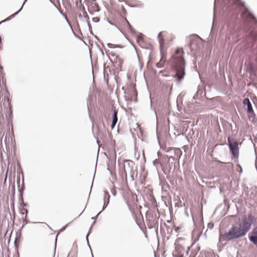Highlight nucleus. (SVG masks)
Returning a JSON list of instances; mask_svg holds the SVG:
<instances>
[{
	"mask_svg": "<svg viewBox=\"0 0 257 257\" xmlns=\"http://www.w3.org/2000/svg\"><path fill=\"white\" fill-rule=\"evenodd\" d=\"M143 36V35L142 34H140V35L138 37V40H142Z\"/></svg>",
	"mask_w": 257,
	"mask_h": 257,
	"instance_id": "f704fd0d",
	"label": "nucleus"
},
{
	"mask_svg": "<svg viewBox=\"0 0 257 257\" xmlns=\"http://www.w3.org/2000/svg\"><path fill=\"white\" fill-rule=\"evenodd\" d=\"M89 234V232L87 233V234L86 235V240H87V243H88V245H89V246L90 247V245H89V241H88V236Z\"/></svg>",
	"mask_w": 257,
	"mask_h": 257,
	"instance_id": "c9c22d12",
	"label": "nucleus"
},
{
	"mask_svg": "<svg viewBox=\"0 0 257 257\" xmlns=\"http://www.w3.org/2000/svg\"><path fill=\"white\" fill-rule=\"evenodd\" d=\"M110 195L107 191H104V204L102 207V211L104 210L109 202Z\"/></svg>",
	"mask_w": 257,
	"mask_h": 257,
	"instance_id": "1a4fd4ad",
	"label": "nucleus"
},
{
	"mask_svg": "<svg viewBox=\"0 0 257 257\" xmlns=\"http://www.w3.org/2000/svg\"><path fill=\"white\" fill-rule=\"evenodd\" d=\"M80 10L82 11H83V12L84 13V11H85V8L84 7V6L83 5H81L80 8Z\"/></svg>",
	"mask_w": 257,
	"mask_h": 257,
	"instance_id": "72a5a7b5",
	"label": "nucleus"
},
{
	"mask_svg": "<svg viewBox=\"0 0 257 257\" xmlns=\"http://www.w3.org/2000/svg\"><path fill=\"white\" fill-rule=\"evenodd\" d=\"M118 1H119V2H121V1H122V0H118Z\"/></svg>",
	"mask_w": 257,
	"mask_h": 257,
	"instance_id": "3c124183",
	"label": "nucleus"
},
{
	"mask_svg": "<svg viewBox=\"0 0 257 257\" xmlns=\"http://www.w3.org/2000/svg\"><path fill=\"white\" fill-rule=\"evenodd\" d=\"M12 190H13L14 194H15V184H14L13 185Z\"/></svg>",
	"mask_w": 257,
	"mask_h": 257,
	"instance_id": "ea45409f",
	"label": "nucleus"
},
{
	"mask_svg": "<svg viewBox=\"0 0 257 257\" xmlns=\"http://www.w3.org/2000/svg\"><path fill=\"white\" fill-rule=\"evenodd\" d=\"M27 0H25L21 8H20V9L16 13H15V14L12 15L11 16H10L9 17L7 18L6 19H5L4 21L1 22L0 23V24L3 23V22H7V21H8L9 20H10L11 19L13 18L14 17H15L16 15H17L22 10V9H23V7L24 6V5H25V3L27 2Z\"/></svg>",
	"mask_w": 257,
	"mask_h": 257,
	"instance_id": "9b49d317",
	"label": "nucleus"
},
{
	"mask_svg": "<svg viewBox=\"0 0 257 257\" xmlns=\"http://www.w3.org/2000/svg\"><path fill=\"white\" fill-rule=\"evenodd\" d=\"M159 163H160V162H159V161L158 160H157V159H156V160H154V161H153V164H154V165H156H156H157V164H159Z\"/></svg>",
	"mask_w": 257,
	"mask_h": 257,
	"instance_id": "cd10ccee",
	"label": "nucleus"
},
{
	"mask_svg": "<svg viewBox=\"0 0 257 257\" xmlns=\"http://www.w3.org/2000/svg\"><path fill=\"white\" fill-rule=\"evenodd\" d=\"M173 149H174V148H168L165 149V152L171 155V152L173 151Z\"/></svg>",
	"mask_w": 257,
	"mask_h": 257,
	"instance_id": "4be33fe9",
	"label": "nucleus"
},
{
	"mask_svg": "<svg viewBox=\"0 0 257 257\" xmlns=\"http://www.w3.org/2000/svg\"><path fill=\"white\" fill-rule=\"evenodd\" d=\"M22 184L21 187H20L19 188V191L20 193V194L23 195V192L25 190V184H24V178L23 172H22Z\"/></svg>",
	"mask_w": 257,
	"mask_h": 257,
	"instance_id": "ddd939ff",
	"label": "nucleus"
},
{
	"mask_svg": "<svg viewBox=\"0 0 257 257\" xmlns=\"http://www.w3.org/2000/svg\"><path fill=\"white\" fill-rule=\"evenodd\" d=\"M224 3L226 10L229 12H232V14L237 13L238 9L244 8L241 17L243 21L247 23L246 28H248V35L252 39H255L257 37L255 30L256 20L252 14L245 8L244 3L241 0H224Z\"/></svg>",
	"mask_w": 257,
	"mask_h": 257,
	"instance_id": "f257e3e1",
	"label": "nucleus"
},
{
	"mask_svg": "<svg viewBox=\"0 0 257 257\" xmlns=\"http://www.w3.org/2000/svg\"><path fill=\"white\" fill-rule=\"evenodd\" d=\"M175 250L172 253L173 257H185L184 256V253L186 252V253H188L189 248H188L187 250H186L182 246L177 242H175Z\"/></svg>",
	"mask_w": 257,
	"mask_h": 257,
	"instance_id": "39448f33",
	"label": "nucleus"
},
{
	"mask_svg": "<svg viewBox=\"0 0 257 257\" xmlns=\"http://www.w3.org/2000/svg\"><path fill=\"white\" fill-rule=\"evenodd\" d=\"M183 53L182 49H177L175 55L172 57V65L176 71L174 77L178 83H180L186 74L185 61L183 56Z\"/></svg>",
	"mask_w": 257,
	"mask_h": 257,
	"instance_id": "7ed1b4c3",
	"label": "nucleus"
},
{
	"mask_svg": "<svg viewBox=\"0 0 257 257\" xmlns=\"http://www.w3.org/2000/svg\"><path fill=\"white\" fill-rule=\"evenodd\" d=\"M257 142V138L255 137H254V143H253V146H254V153L255 155V159L254 161V166L255 169L257 170V150L255 147V143Z\"/></svg>",
	"mask_w": 257,
	"mask_h": 257,
	"instance_id": "f8f14e48",
	"label": "nucleus"
},
{
	"mask_svg": "<svg viewBox=\"0 0 257 257\" xmlns=\"http://www.w3.org/2000/svg\"><path fill=\"white\" fill-rule=\"evenodd\" d=\"M102 211L101 210L100 212H99L98 214L95 216V217H93L91 218L92 219H93L94 220V222L93 223V224H94L95 223V220L98 217V216L101 213V212H102Z\"/></svg>",
	"mask_w": 257,
	"mask_h": 257,
	"instance_id": "393cba45",
	"label": "nucleus"
},
{
	"mask_svg": "<svg viewBox=\"0 0 257 257\" xmlns=\"http://www.w3.org/2000/svg\"><path fill=\"white\" fill-rule=\"evenodd\" d=\"M189 257H191V256H190Z\"/></svg>",
	"mask_w": 257,
	"mask_h": 257,
	"instance_id": "603ef678",
	"label": "nucleus"
},
{
	"mask_svg": "<svg viewBox=\"0 0 257 257\" xmlns=\"http://www.w3.org/2000/svg\"><path fill=\"white\" fill-rule=\"evenodd\" d=\"M255 221V218L251 213L244 215L239 224V227L232 226L228 232L220 234L219 241L231 240L244 236L250 229L251 224Z\"/></svg>",
	"mask_w": 257,
	"mask_h": 257,
	"instance_id": "f03ea898",
	"label": "nucleus"
},
{
	"mask_svg": "<svg viewBox=\"0 0 257 257\" xmlns=\"http://www.w3.org/2000/svg\"><path fill=\"white\" fill-rule=\"evenodd\" d=\"M60 12V13L65 18L66 21H67V22L68 23V24L70 26V24L67 19V16L62 12V11H59Z\"/></svg>",
	"mask_w": 257,
	"mask_h": 257,
	"instance_id": "412c9836",
	"label": "nucleus"
},
{
	"mask_svg": "<svg viewBox=\"0 0 257 257\" xmlns=\"http://www.w3.org/2000/svg\"><path fill=\"white\" fill-rule=\"evenodd\" d=\"M92 1V2L91 4V10L88 9V11L90 14L93 15L94 12H98L100 11V9L98 4L94 2L95 0Z\"/></svg>",
	"mask_w": 257,
	"mask_h": 257,
	"instance_id": "6e6552de",
	"label": "nucleus"
},
{
	"mask_svg": "<svg viewBox=\"0 0 257 257\" xmlns=\"http://www.w3.org/2000/svg\"><path fill=\"white\" fill-rule=\"evenodd\" d=\"M196 45V43L194 41L191 42L188 45L191 51L194 49V46Z\"/></svg>",
	"mask_w": 257,
	"mask_h": 257,
	"instance_id": "6ab92c4d",
	"label": "nucleus"
},
{
	"mask_svg": "<svg viewBox=\"0 0 257 257\" xmlns=\"http://www.w3.org/2000/svg\"><path fill=\"white\" fill-rule=\"evenodd\" d=\"M88 27H89V31L92 34V28L91 27V25L88 22Z\"/></svg>",
	"mask_w": 257,
	"mask_h": 257,
	"instance_id": "473e14b6",
	"label": "nucleus"
},
{
	"mask_svg": "<svg viewBox=\"0 0 257 257\" xmlns=\"http://www.w3.org/2000/svg\"><path fill=\"white\" fill-rule=\"evenodd\" d=\"M83 15H84V17L87 19H89V17L86 13V11H84V12L83 13Z\"/></svg>",
	"mask_w": 257,
	"mask_h": 257,
	"instance_id": "c85d7f7f",
	"label": "nucleus"
},
{
	"mask_svg": "<svg viewBox=\"0 0 257 257\" xmlns=\"http://www.w3.org/2000/svg\"><path fill=\"white\" fill-rule=\"evenodd\" d=\"M92 257H93V256H92Z\"/></svg>",
	"mask_w": 257,
	"mask_h": 257,
	"instance_id": "864d4df0",
	"label": "nucleus"
},
{
	"mask_svg": "<svg viewBox=\"0 0 257 257\" xmlns=\"http://www.w3.org/2000/svg\"><path fill=\"white\" fill-rule=\"evenodd\" d=\"M17 183L18 184V188L20 187V176L18 175L17 177Z\"/></svg>",
	"mask_w": 257,
	"mask_h": 257,
	"instance_id": "5701e85b",
	"label": "nucleus"
},
{
	"mask_svg": "<svg viewBox=\"0 0 257 257\" xmlns=\"http://www.w3.org/2000/svg\"><path fill=\"white\" fill-rule=\"evenodd\" d=\"M107 46L110 48H122V47L121 45L113 44H111V43H108L107 44Z\"/></svg>",
	"mask_w": 257,
	"mask_h": 257,
	"instance_id": "dca6fc26",
	"label": "nucleus"
},
{
	"mask_svg": "<svg viewBox=\"0 0 257 257\" xmlns=\"http://www.w3.org/2000/svg\"><path fill=\"white\" fill-rule=\"evenodd\" d=\"M23 210L25 211L26 213V218H27V214L28 213V210L27 209L23 208Z\"/></svg>",
	"mask_w": 257,
	"mask_h": 257,
	"instance_id": "e433bc0d",
	"label": "nucleus"
},
{
	"mask_svg": "<svg viewBox=\"0 0 257 257\" xmlns=\"http://www.w3.org/2000/svg\"><path fill=\"white\" fill-rule=\"evenodd\" d=\"M228 145L230 152L234 158L238 157V143L234 139L228 137Z\"/></svg>",
	"mask_w": 257,
	"mask_h": 257,
	"instance_id": "20e7f679",
	"label": "nucleus"
},
{
	"mask_svg": "<svg viewBox=\"0 0 257 257\" xmlns=\"http://www.w3.org/2000/svg\"><path fill=\"white\" fill-rule=\"evenodd\" d=\"M14 243H15V247H18V244H17V237L15 238V240Z\"/></svg>",
	"mask_w": 257,
	"mask_h": 257,
	"instance_id": "58836bf2",
	"label": "nucleus"
},
{
	"mask_svg": "<svg viewBox=\"0 0 257 257\" xmlns=\"http://www.w3.org/2000/svg\"><path fill=\"white\" fill-rule=\"evenodd\" d=\"M126 22H127V25H128V27L130 29V30H131V31H133V28L132 27V26L131 25V24L128 23V22L127 21H126Z\"/></svg>",
	"mask_w": 257,
	"mask_h": 257,
	"instance_id": "c756f323",
	"label": "nucleus"
},
{
	"mask_svg": "<svg viewBox=\"0 0 257 257\" xmlns=\"http://www.w3.org/2000/svg\"><path fill=\"white\" fill-rule=\"evenodd\" d=\"M78 2H77V1H76V6H77V5H78Z\"/></svg>",
	"mask_w": 257,
	"mask_h": 257,
	"instance_id": "09e8293b",
	"label": "nucleus"
},
{
	"mask_svg": "<svg viewBox=\"0 0 257 257\" xmlns=\"http://www.w3.org/2000/svg\"><path fill=\"white\" fill-rule=\"evenodd\" d=\"M243 104L247 106V111L249 119L252 117V119H254L255 114L254 113L251 103L248 98H245L243 100Z\"/></svg>",
	"mask_w": 257,
	"mask_h": 257,
	"instance_id": "423d86ee",
	"label": "nucleus"
},
{
	"mask_svg": "<svg viewBox=\"0 0 257 257\" xmlns=\"http://www.w3.org/2000/svg\"><path fill=\"white\" fill-rule=\"evenodd\" d=\"M2 43V38H1V37L0 36V44Z\"/></svg>",
	"mask_w": 257,
	"mask_h": 257,
	"instance_id": "de8ad7c7",
	"label": "nucleus"
},
{
	"mask_svg": "<svg viewBox=\"0 0 257 257\" xmlns=\"http://www.w3.org/2000/svg\"><path fill=\"white\" fill-rule=\"evenodd\" d=\"M100 19L98 17H94L92 18V21L95 23H97L99 21Z\"/></svg>",
	"mask_w": 257,
	"mask_h": 257,
	"instance_id": "a878e982",
	"label": "nucleus"
},
{
	"mask_svg": "<svg viewBox=\"0 0 257 257\" xmlns=\"http://www.w3.org/2000/svg\"><path fill=\"white\" fill-rule=\"evenodd\" d=\"M238 167L239 168V172H240V173H241L242 172V168H241V167L239 165H238Z\"/></svg>",
	"mask_w": 257,
	"mask_h": 257,
	"instance_id": "a19ab883",
	"label": "nucleus"
},
{
	"mask_svg": "<svg viewBox=\"0 0 257 257\" xmlns=\"http://www.w3.org/2000/svg\"><path fill=\"white\" fill-rule=\"evenodd\" d=\"M57 236H58V234L56 235V239H55V245H56V242H57Z\"/></svg>",
	"mask_w": 257,
	"mask_h": 257,
	"instance_id": "a18cd8bd",
	"label": "nucleus"
},
{
	"mask_svg": "<svg viewBox=\"0 0 257 257\" xmlns=\"http://www.w3.org/2000/svg\"><path fill=\"white\" fill-rule=\"evenodd\" d=\"M162 32H161L159 33L158 35V39L159 40V43H160V48L162 49V47L164 45V40L161 38Z\"/></svg>",
	"mask_w": 257,
	"mask_h": 257,
	"instance_id": "4468645a",
	"label": "nucleus"
},
{
	"mask_svg": "<svg viewBox=\"0 0 257 257\" xmlns=\"http://www.w3.org/2000/svg\"><path fill=\"white\" fill-rule=\"evenodd\" d=\"M156 66L158 68H162L164 67V62H163V60H162V58L161 59V60L160 61V62H158L157 64H156Z\"/></svg>",
	"mask_w": 257,
	"mask_h": 257,
	"instance_id": "f3484780",
	"label": "nucleus"
},
{
	"mask_svg": "<svg viewBox=\"0 0 257 257\" xmlns=\"http://www.w3.org/2000/svg\"><path fill=\"white\" fill-rule=\"evenodd\" d=\"M249 238L254 244L257 245V227L253 228L252 235H250Z\"/></svg>",
	"mask_w": 257,
	"mask_h": 257,
	"instance_id": "9d476101",
	"label": "nucleus"
},
{
	"mask_svg": "<svg viewBox=\"0 0 257 257\" xmlns=\"http://www.w3.org/2000/svg\"><path fill=\"white\" fill-rule=\"evenodd\" d=\"M78 17H79V18H81V17H82V15H81V14H79V15H78Z\"/></svg>",
	"mask_w": 257,
	"mask_h": 257,
	"instance_id": "49530a36",
	"label": "nucleus"
},
{
	"mask_svg": "<svg viewBox=\"0 0 257 257\" xmlns=\"http://www.w3.org/2000/svg\"><path fill=\"white\" fill-rule=\"evenodd\" d=\"M68 257H77V252L75 250L71 251L68 254Z\"/></svg>",
	"mask_w": 257,
	"mask_h": 257,
	"instance_id": "a211bd4d",
	"label": "nucleus"
},
{
	"mask_svg": "<svg viewBox=\"0 0 257 257\" xmlns=\"http://www.w3.org/2000/svg\"><path fill=\"white\" fill-rule=\"evenodd\" d=\"M21 205H22V206H26V204L24 202V204H22V203H21Z\"/></svg>",
	"mask_w": 257,
	"mask_h": 257,
	"instance_id": "c03bdc74",
	"label": "nucleus"
},
{
	"mask_svg": "<svg viewBox=\"0 0 257 257\" xmlns=\"http://www.w3.org/2000/svg\"><path fill=\"white\" fill-rule=\"evenodd\" d=\"M217 1V0H215V1H214V10L216 9V6Z\"/></svg>",
	"mask_w": 257,
	"mask_h": 257,
	"instance_id": "79ce46f5",
	"label": "nucleus"
},
{
	"mask_svg": "<svg viewBox=\"0 0 257 257\" xmlns=\"http://www.w3.org/2000/svg\"><path fill=\"white\" fill-rule=\"evenodd\" d=\"M116 123H117V122H116V121H112V123L111 124V127L112 129L115 126Z\"/></svg>",
	"mask_w": 257,
	"mask_h": 257,
	"instance_id": "7c9ffc66",
	"label": "nucleus"
},
{
	"mask_svg": "<svg viewBox=\"0 0 257 257\" xmlns=\"http://www.w3.org/2000/svg\"><path fill=\"white\" fill-rule=\"evenodd\" d=\"M109 23L110 25H113V26H115L116 27H117V26H116L115 24H114L113 23H111V22H109Z\"/></svg>",
	"mask_w": 257,
	"mask_h": 257,
	"instance_id": "37998d69",
	"label": "nucleus"
},
{
	"mask_svg": "<svg viewBox=\"0 0 257 257\" xmlns=\"http://www.w3.org/2000/svg\"><path fill=\"white\" fill-rule=\"evenodd\" d=\"M247 69L250 70L251 72H252L253 71V66H252V65L250 63L249 64V65L248 66Z\"/></svg>",
	"mask_w": 257,
	"mask_h": 257,
	"instance_id": "bb28decb",
	"label": "nucleus"
},
{
	"mask_svg": "<svg viewBox=\"0 0 257 257\" xmlns=\"http://www.w3.org/2000/svg\"><path fill=\"white\" fill-rule=\"evenodd\" d=\"M19 202L22 204H24L23 195L20 194Z\"/></svg>",
	"mask_w": 257,
	"mask_h": 257,
	"instance_id": "b1692460",
	"label": "nucleus"
},
{
	"mask_svg": "<svg viewBox=\"0 0 257 257\" xmlns=\"http://www.w3.org/2000/svg\"><path fill=\"white\" fill-rule=\"evenodd\" d=\"M171 155H173L174 157H175L177 158V159H178L179 162V160L182 155V152L180 149L178 148H174L173 151L171 152Z\"/></svg>",
	"mask_w": 257,
	"mask_h": 257,
	"instance_id": "0eeeda50",
	"label": "nucleus"
},
{
	"mask_svg": "<svg viewBox=\"0 0 257 257\" xmlns=\"http://www.w3.org/2000/svg\"><path fill=\"white\" fill-rule=\"evenodd\" d=\"M67 225H68V224L65 225L64 226H63V227L61 229V230H61V231H63V230H64L66 229V228L67 227Z\"/></svg>",
	"mask_w": 257,
	"mask_h": 257,
	"instance_id": "4c0bfd02",
	"label": "nucleus"
},
{
	"mask_svg": "<svg viewBox=\"0 0 257 257\" xmlns=\"http://www.w3.org/2000/svg\"><path fill=\"white\" fill-rule=\"evenodd\" d=\"M112 121L117 122V111L115 108L113 109Z\"/></svg>",
	"mask_w": 257,
	"mask_h": 257,
	"instance_id": "2eb2a0df",
	"label": "nucleus"
},
{
	"mask_svg": "<svg viewBox=\"0 0 257 257\" xmlns=\"http://www.w3.org/2000/svg\"><path fill=\"white\" fill-rule=\"evenodd\" d=\"M167 157L168 158L169 161L172 160L173 161H177L178 162V159H177V158L175 157H174L173 155H170V156H167Z\"/></svg>",
	"mask_w": 257,
	"mask_h": 257,
	"instance_id": "aec40b11",
	"label": "nucleus"
},
{
	"mask_svg": "<svg viewBox=\"0 0 257 257\" xmlns=\"http://www.w3.org/2000/svg\"><path fill=\"white\" fill-rule=\"evenodd\" d=\"M101 52H102V54H103V52L102 50H101Z\"/></svg>",
	"mask_w": 257,
	"mask_h": 257,
	"instance_id": "8fccbe9b",
	"label": "nucleus"
},
{
	"mask_svg": "<svg viewBox=\"0 0 257 257\" xmlns=\"http://www.w3.org/2000/svg\"><path fill=\"white\" fill-rule=\"evenodd\" d=\"M23 222H24V224L22 226V228L24 227V225H25V224H27L29 222L28 220H27L26 219V217H25V219L24 220V221H23Z\"/></svg>",
	"mask_w": 257,
	"mask_h": 257,
	"instance_id": "2f4dec72",
	"label": "nucleus"
}]
</instances>
